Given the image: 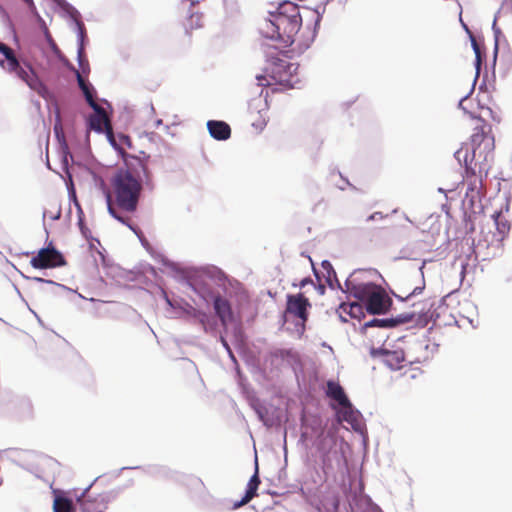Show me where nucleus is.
<instances>
[{"label": "nucleus", "mask_w": 512, "mask_h": 512, "mask_svg": "<svg viewBox=\"0 0 512 512\" xmlns=\"http://www.w3.org/2000/svg\"><path fill=\"white\" fill-rule=\"evenodd\" d=\"M266 70L269 77L266 85L279 84L293 88L299 83L298 65L287 59L272 58Z\"/></svg>", "instance_id": "7"}, {"label": "nucleus", "mask_w": 512, "mask_h": 512, "mask_svg": "<svg viewBox=\"0 0 512 512\" xmlns=\"http://www.w3.org/2000/svg\"><path fill=\"white\" fill-rule=\"evenodd\" d=\"M341 415H342V419L347 422H352L353 420H355V415H354L351 403H350V409L342 408Z\"/></svg>", "instance_id": "26"}, {"label": "nucleus", "mask_w": 512, "mask_h": 512, "mask_svg": "<svg viewBox=\"0 0 512 512\" xmlns=\"http://www.w3.org/2000/svg\"><path fill=\"white\" fill-rule=\"evenodd\" d=\"M271 355L276 359L287 360L288 362H296L299 360L297 352L292 349H276Z\"/></svg>", "instance_id": "22"}, {"label": "nucleus", "mask_w": 512, "mask_h": 512, "mask_svg": "<svg viewBox=\"0 0 512 512\" xmlns=\"http://www.w3.org/2000/svg\"><path fill=\"white\" fill-rule=\"evenodd\" d=\"M417 290L421 291L422 289L421 288H415L410 295L416 294Z\"/></svg>", "instance_id": "36"}, {"label": "nucleus", "mask_w": 512, "mask_h": 512, "mask_svg": "<svg viewBox=\"0 0 512 512\" xmlns=\"http://www.w3.org/2000/svg\"><path fill=\"white\" fill-rule=\"evenodd\" d=\"M309 281H310V279H307V278H306V279H303V280L301 281V283H300V286H301V287H304V286H305Z\"/></svg>", "instance_id": "34"}, {"label": "nucleus", "mask_w": 512, "mask_h": 512, "mask_svg": "<svg viewBox=\"0 0 512 512\" xmlns=\"http://www.w3.org/2000/svg\"><path fill=\"white\" fill-rule=\"evenodd\" d=\"M23 1L28 5V7L30 8L32 13L37 14L36 6H35L33 0H23Z\"/></svg>", "instance_id": "30"}, {"label": "nucleus", "mask_w": 512, "mask_h": 512, "mask_svg": "<svg viewBox=\"0 0 512 512\" xmlns=\"http://www.w3.org/2000/svg\"><path fill=\"white\" fill-rule=\"evenodd\" d=\"M374 326L390 327V326H393V321L392 320L373 319V320L365 323L364 327L367 328V327H374Z\"/></svg>", "instance_id": "24"}, {"label": "nucleus", "mask_w": 512, "mask_h": 512, "mask_svg": "<svg viewBox=\"0 0 512 512\" xmlns=\"http://www.w3.org/2000/svg\"><path fill=\"white\" fill-rule=\"evenodd\" d=\"M388 218V214H383L382 212H375L373 214H371L368 218H367V221H373V220H385Z\"/></svg>", "instance_id": "28"}, {"label": "nucleus", "mask_w": 512, "mask_h": 512, "mask_svg": "<svg viewBox=\"0 0 512 512\" xmlns=\"http://www.w3.org/2000/svg\"><path fill=\"white\" fill-rule=\"evenodd\" d=\"M30 264L35 269H51L61 267L66 264V260L61 252L53 245L42 248L30 260Z\"/></svg>", "instance_id": "8"}, {"label": "nucleus", "mask_w": 512, "mask_h": 512, "mask_svg": "<svg viewBox=\"0 0 512 512\" xmlns=\"http://www.w3.org/2000/svg\"><path fill=\"white\" fill-rule=\"evenodd\" d=\"M383 362L392 370H399L406 366V363H419V359H408L403 350H381Z\"/></svg>", "instance_id": "11"}, {"label": "nucleus", "mask_w": 512, "mask_h": 512, "mask_svg": "<svg viewBox=\"0 0 512 512\" xmlns=\"http://www.w3.org/2000/svg\"><path fill=\"white\" fill-rule=\"evenodd\" d=\"M411 320V317L410 318H405L403 321H409Z\"/></svg>", "instance_id": "38"}, {"label": "nucleus", "mask_w": 512, "mask_h": 512, "mask_svg": "<svg viewBox=\"0 0 512 512\" xmlns=\"http://www.w3.org/2000/svg\"><path fill=\"white\" fill-rule=\"evenodd\" d=\"M91 108L94 110V114L89 117L90 129L97 132L107 131L111 133V124L104 108L99 104H95L94 107Z\"/></svg>", "instance_id": "12"}, {"label": "nucleus", "mask_w": 512, "mask_h": 512, "mask_svg": "<svg viewBox=\"0 0 512 512\" xmlns=\"http://www.w3.org/2000/svg\"><path fill=\"white\" fill-rule=\"evenodd\" d=\"M304 14L308 23L302 27L300 7L289 1L281 3L276 12L271 13V18L265 21L268 37L280 41L284 46L297 43L299 48L307 47L315 38L321 16L317 11L306 8Z\"/></svg>", "instance_id": "2"}, {"label": "nucleus", "mask_w": 512, "mask_h": 512, "mask_svg": "<svg viewBox=\"0 0 512 512\" xmlns=\"http://www.w3.org/2000/svg\"><path fill=\"white\" fill-rule=\"evenodd\" d=\"M471 42H472V47H473V50L475 52V56H476V68H477V71H479L480 69V66H481V51H480V47L476 41V39L471 35Z\"/></svg>", "instance_id": "25"}, {"label": "nucleus", "mask_w": 512, "mask_h": 512, "mask_svg": "<svg viewBox=\"0 0 512 512\" xmlns=\"http://www.w3.org/2000/svg\"><path fill=\"white\" fill-rule=\"evenodd\" d=\"M203 26V15L200 13H192L185 22V30L190 34L194 29Z\"/></svg>", "instance_id": "21"}, {"label": "nucleus", "mask_w": 512, "mask_h": 512, "mask_svg": "<svg viewBox=\"0 0 512 512\" xmlns=\"http://www.w3.org/2000/svg\"><path fill=\"white\" fill-rule=\"evenodd\" d=\"M326 395L335 400L342 408L350 409V401L339 383L331 380L328 381Z\"/></svg>", "instance_id": "16"}, {"label": "nucleus", "mask_w": 512, "mask_h": 512, "mask_svg": "<svg viewBox=\"0 0 512 512\" xmlns=\"http://www.w3.org/2000/svg\"><path fill=\"white\" fill-rule=\"evenodd\" d=\"M345 292L365 303L370 314H385L392 305V300L386 291L372 282H361L355 276L345 281Z\"/></svg>", "instance_id": "4"}, {"label": "nucleus", "mask_w": 512, "mask_h": 512, "mask_svg": "<svg viewBox=\"0 0 512 512\" xmlns=\"http://www.w3.org/2000/svg\"><path fill=\"white\" fill-rule=\"evenodd\" d=\"M54 512H74L75 508L71 499L57 495L53 502Z\"/></svg>", "instance_id": "20"}, {"label": "nucleus", "mask_w": 512, "mask_h": 512, "mask_svg": "<svg viewBox=\"0 0 512 512\" xmlns=\"http://www.w3.org/2000/svg\"><path fill=\"white\" fill-rule=\"evenodd\" d=\"M75 72H76L78 85H79L80 89L82 90L86 101L88 102L90 107H94V105L98 104V103L96 102V99H95V92H94L93 86L84 80L83 76L80 74L79 71L76 70Z\"/></svg>", "instance_id": "19"}, {"label": "nucleus", "mask_w": 512, "mask_h": 512, "mask_svg": "<svg viewBox=\"0 0 512 512\" xmlns=\"http://www.w3.org/2000/svg\"><path fill=\"white\" fill-rule=\"evenodd\" d=\"M472 133L469 142L464 143L456 152L455 158L462 163L467 153V160L491 163L494 157L495 139L492 127L479 116L471 115Z\"/></svg>", "instance_id": "3"}, {"label": "nucleus", "mask_w": 512, "mask_h": 512, "mask_svg": "<svg viewBox=\"0 0 512 512\" xmlns=\"http://www.w3.org/2000/svg\"><path fill=\"white\" fill-rule=\"evenodd\" d=\"M63 10L69 13H76L77 11L66 0H54Z\"/></svg>", "instance_id": "27"}, {"label": "nucleus", "mask_w": 512, "mask_h": 512, "mask_svg": "<svg viewBox=\"0 0 512 512\" xmlns=\"http://www.w3.org/2000/svg\"><path fill=\"white\" fill-rule=\"evenodd\" d=\"M336 446V436L333 432L328 431L322 433L317 441V449L322 455L328 456L332 449Z\"/></svg>", "instance_id": "18"}, {"label": "nucleus", "mask_w": 512, "mask_h": 512, "mask_svg": "<svg viewBox=\"0 0 512 512\" xmlns=\"http://www.w3.org/2000/svg\"><path fill=\"white\" fill-rule=\"evenodd\" d=\"M126 169L118 170L111 179V190L106 193L108 212L112 217L131 229V218L125 213L137 210L142 191V183H151L147 160L128 155Z\"/></svg>", "instance_id": "1"}, {"label": "nucleus", "mask_w": 512, "mask_h": 512, "mask_svg": "<svg viewBox=\"0 0 512 512\" xmlns=\"http://www.w3.org/2000/svg\"><path fill=\"white\" fill-rule=\"evenodd\" d=\"M41 21H42V25H43L44 35H45V38H46L48 44L53 43V38H52L45 22L42 19H41Z\"/></svg>", "instance_id": "29"}, {"label": "nucleus", "mask_w": 512, "mask_h": 512, "mask_svg": "<svg viewBox=\"0 0 512 512\" xmlns=\"http://www.w3.org/2000/svg\"><path fill=\"white\" fill-rule=\"evenodd\" d=\"M460 22H461V24H462L463 28H464L467 32H469V33H470L468 26L463 22V20H462V18H461V17H460Z\"/></svg>", "instance_id": "33"}, {"label": "nucleus", "mask_w": 512, "mask_h": 512, "mask_svg": "<svg viewBox=\"0 0 512 512\" xmlns=\"http://www.w3.org/2000/svg\"><path fill=\"white\" fill-rule=\"evenodd\" d=\"M340 309L347 312L353 318H359L363 313V307L359 303L341 304Z\"/></svg>", "instance_id": "23"}, {"label": "nucleus", "mask_w": 512, "mask_h": 512, "mask_svg": "<svg viewBox=\"0 0 512 512\" xmlns=\"http://www.w3.org/2000/svg\"><path fill=\"white\" fill-rule=\"evenodd\" d=\"M78 27H79V32H80V36L83 37L84 35V26L81 22H78Z\"/></svg>", "instance_id": "31"}, {"label": "nucleus", "mask_w": 512, "mask_h": 512, "mask_svg": "<svg viewBox=\"0 0 512 512\" xmlns=\"http://www.w3.org/2000/svg\"><path fill=\"white\" fill-rule=\"evenodd\" d=\"M0 66L9 74H13L23 81L31 90L39 96L46 97L47 87L40 80L32 65L17 58L15 51L8 45L0 42Z\"/></svg>", "instance_id": "5"}, {"label": "nucleus", "mask_w": 512, "mask_h": 512, "mask_svg": "<svg viewBox=\"0 0 512 512\" xmlns=\"http://www.w3.org/2000/svg\"><path fill=\"white\" fill-rule=\"evenodd\" d=\"M268 108L266 102L260 98L253 99L249 104L248 119L257 130H263L268 122Z\"/></svg>", "instance_id": "10"}, {"label": "nucleus", "mask_w": 512, "mask_h": 512, "mask_svg": "<svg viewBox=\"0 0 512 512\" xmlns=\"http://www.w3.org/2000/svg\"><path fill=\"white\" fill-rule=\"evenodd\" d=\"M462 163L465 167L464 183L467 185L465 196L473 203L475 200L480 199L483 191V177L487 176L490 163L467 160V153Z\"/></svg>", "instance_id": "6"}, {"label": "nucleus", "mask_w": 512, "mask_h": 512, "mask_svg": "<svg viewBox=\"0 0 512 512\" xmlns=\"http://www.w3.org/2000/svg\"><path fill=\"white\" fill-rule=\"evenodd\" d=\"M36 280H37L38 282H44V281H45V280H44V279H42V278H36Z\"/></svg>", "instance_id": "37"}, {"label": "nucleus", "mask_w": 512, "mask_h": 512, "mask_svg": "<svg viewBox=\"0 0 512 512\" xmlns=\"http://www.w3.org/2000/svg\"><path fill=\"white\" fill-rule=\"evenodd\" d=\"M82 512H104L107 505L103 497L92 498L89 492H86L78 499Z\"/></svg>", "instance_id": "14"}, {"label": "nucleus", "mask_w": 512, "mask_h": 512, "mask_svg": "<svg viewBox=\"0 0 512 512\" xmlns=\"http://www.w3.org/2000/svg\"><path fill=\"white\" fill-rule=\"evenodd\" d=\"M50 47L52 48L53 51H58V47H57V44L55 43V41L53 40V43H49Z\"/></svg>", "instance_id": "32"}, {"label": "nucleus", "mask_w": 512, "mask_h": 512, "mask_svg": "<svg viewBox=\"0 0 512 512\" xmlns=\"http://www.w3.org/2000/svg\"><path fill=\"white\" fill-rule=\"evenodd\" d=\"M260 484H261V480L259 477V467H258V462L256 461L255 472L252 475V477L250 478V480L248 481L245 495L243 496V498L240 501L235 502L233 504L232 508L238 509V508L246 505L247 503H249L254 497L257 496V490H258Z\"/></svg>", "instance_id": "13"}, {"label": "nucleus", "mask_w": 512, "mask_h": 512, "mask_svg": "<svg viewBox=\"0 0 512 512\" xmlns=\"http://www.w3.org/2000/svg\"><path fill=\"white\" fill-rule=\"evenodd\" d=\"M310 307L311 304L303 293L287 295L285 313L299 319L303 327L308 320V308Z\"/></svg>", "instance_id": "9"}, {"label": "nucleus", "mask_w": 512, "mask_h": 512, "mask_svg": "<svg viewBox=\"0 0 512 512\" xmlns=\"http://www.w3.org/2000/svg\"><path fill=\"white\" fill-rule=\"evenodd\" d=\"M214 310L222 325L226 326L233 320L232 308L230 302L227 299L221 296H216L214 298Z\"/></svg>", "instance_id": "15"}, {"label": "nucleus", "mask_w": 512, "mask_h": 512, "mask_svg": "<svg viewBox=\"0 0 512 512\" xmlns=\"http://www.w3.org/2000/svg\"><path fill=\"white\" fill-rule=\"evenodd\" d=\"M207 128L210 135L216 140H227L231 136V128L224 121L209 120L207 122Z\"/></svg>", "instance_id": "17"}, {"label": "nucleus", "mask_w": 512, "mask_h": 512, "mask_svg": "<svg viewBox=\"0 0 512 512\" xmlns=\"http://www.w3.org/2000/svg\"><path fill=\"white\" fill-rule=\"evenodd\" d=\"M497 225H498V229L503 233V232H504V229L506 228V225H505V224H502V225H501V228H500V224H499V223H497Z\"/></svg>", "instance_id": "35"}]
</instances>
